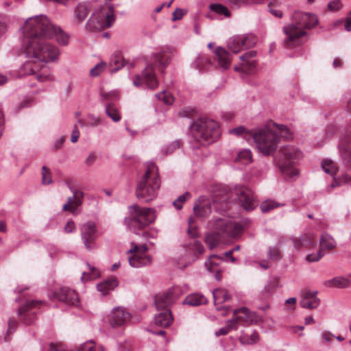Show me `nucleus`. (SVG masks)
Instances as JSON below:
<instances>
[{"label":"nucleus","instance_id":"ea45409f","mask_svg":"<svg viewBox=\"0 0 351 351\" xmlns=\"http://www.w3.org/2000/svg\"><path fill=\"white\" fill-rule=\"evenodd\" d=\"M235 161L246 165L252 162V155L249 149H243L238 152Z\"/></svg>","mask_w":351,"mask_h":351},{"label":"nucleus","instance_id":"39448f33","mask_svg":"<svg viewBox=\"0 0 351 351\" xmlns=\"http://www.w3.org/2000/svg\"><path fill=\"white\" fill-rule=\"evenodd\" d=\"M154 63L148 64L144 69L142 76L136 75L133 80L135 86H139L143 83L149 89H155L158 86V81L154 73V67L158 65L163 69L170 60V55L165 51L156 53L154 55Z\"/></svg>","mask_w":351,"mask_h":351},{"label":"nucleus","instance_id":"49530a36","mask_svg":"<svg viewBox=\"0 0 351 351\" xmlns=\"http://www.w3.org/2000/svg\"><path fill=\"white\" fill-rule=\"evenodd\" d=\"M210 9L211 11H213L214 12H215L218 14H220V15H223L226 17H228L230 15V12L228 10V9L226 6H224L221 4H218V3L210 4Z\"/></svg>","mask_w":351,"mask_h":351},{"label":"nucleus","instance_id":"774afa93","mask_svg":"<svg viewBox=\"0 0 351 351\" xmlns=\"http://www.w3.org/2000/svg\"><path fill=\"white\" fill-rule=\"evenodd\" d=\"M184 12L183 11V10H182L180 8H177L173 14L172 20L173 21H176L177 20H180L182 18V16H184Z\"/></svg>","mask_w":351,"mask_h":351},{"label":"nucleus","instance_id":"5fc2aeb1","mask_svg":"<svg viewBox=\"0 0 351 351\" xmlns=\"http://www.w3.org/2000/svg\"><path fill=\"white\" fill-rule=\"evenodd\" d=\"M42 183L43 184L52 183L51 173L50 170L45 166L42 167Z\"/></svg>","mask_w":351,"mask_h":351},{"label":"nucleus","instance_id":"0eeeda50","mask_svg":"<svg viewBox=\"0 0 351 351\" xmlns=\"http://www.w3.org/2000/svg\"><path fill=\"white\" fill-rule=\"evenodd\" d=\"M232 56L222 47H217L214 51V60L212 61L206 55L200 54L195 60V67L201 71H207L212 65L216 68L227 69L230 66Z\"/></svg>","mask_w":351,"mask_h":351},{"label":"nucleus","instance_id":"58836bf2","mask_svg":"<svg viewBox=\"0 0 351 351\" xmlns=\"http://www.w3.org/2000/svg\"><path fill=\"white\" fill-rule=\"evenodd\" d=\"M87 271H84L82 273V280L88 281L94 280L98 278L100 275L99 271L94 267H91L88 264L86 265Z\"/></svg>","mask_w":351,"mask_h":351},{"label":"nucleus","instance_id":"f8f14e48","mask_svg":"<svg viewBox=\"0 0 351 351\" xmlns=\"http://www.w3.org/2000/svg\"><path fill=\"white\" fill-rule=\"evenodd\" d=\"M147 252L148 247L145 244L137 245L131 243V248L128 251L130 265L138 268L150 265L152 259Z\"/></svg>","mask_w":351,"mask_h":351},{"label":"nucleus","instance_id":"f257e3e1","mask_svg":"<svg viewBox=\"0 0 351 351\" xmlns=\"http://www.w3.org/2000/svg\"><path fill=\"white\" fill-rule=\"evenodd\" d=\"M47 25V18L36 16L26 20L23 27L25 36V53L29 60L21 66V76L33 75L39 82L53 80L49 68L43 63L56 61L60 54L58 48L52 44L47 36L53 27L43 31Z\"/></svg>","mask_w":351,"mask_h":351},{"label":"nucleus","instance_id":"dca6fc26","mask_svg":"<svg viewBox=\"0 0 351 351\" xmlns=\"http://www.w3.org/2000/svg\"><path fill=\"white\" fill-rule=\"evenodd\" d=\"M51 300H58L68 305L75 306L79 302L78 294L68 287H61L50 295Z\"/></svg>","mask_w":351,"mask_h":351},{"label":"nucleus","instance_id":"72a5a7b5","mask_svg":"<svg viewBox=\"0 0 351 351\" xmlns=\"http://www.w3.org/2000/svg\"><path fill=\"white\" fill-rule=\"evenodd\" d=\"M269 127H270L271 131L277 134V141H278L279 137L289 138L291 137V134L289 129L282 125H278L274 122H269Z\"/></svg>","mask_w":351,"mask_h":351},{"label":"nucleus","instance_id":"9d476101","mask_svg":"<svg viewBox=\"0 0 351 351\" xmlns=\"http://www.w3.org/2000/svg\"><path fill=\"white\" fill-rule=\"evenodd\" d=\"M258 149L264 155H271L276 149L278 145L277 134H274L269 124L252 134Z\"/></svg>","mask_w":351,"mask_h":351},{"label":"nucleus","instance_id":"cd10ccee","mask_svg":"<svg viewBox=\"0 0 351 351\" xmlns=\"http://www.w3.org/2000/svg\"><path fill=\"white\" fill-rule=\"evenodd\" d=\"M186 251L193 256V261L199 258L204 252V247L202 244L196 240L189 241L185 245Z\"/></svg>","mask_w":351,"mask_h":351},{"label":"nucleus","instance_id":"13d9d810","mask_svg":"<svg viewBox=\"0 0 351 351\" xmlns=\"http://www.w3.org/2000/svg\"><path fill=\"white\" fill-rule=\"evenodd\" d=\"M268 256L271 260H278L281 257V252L277 247H270L268 251Z\"/></svg>","mask_w":351,"mask_h":351},{"label":"nucleus","instance_id":"6e6552de","mask_svg":"<svg viewBox=\"0 0 351 351\" xmlns=\"http://www.w3.org/2000/svg\"><path fill=\"white\" fill-rule=\"evenodd\" d=\"M130 211L131 217L125 219V223L134 231L144 229L156 219L155 210L153 208L134 205L130 207Z\"/></svg>","mask_w":351,"mask_h":351},{"label":"nucleus","instance_id":"864d4df0","mask_svg":"<svg viewBox=\"0 0 351 351\" xmlns=\"http://www.w3.org/2000/svg\"><path fill=\"white\" fill-rule=\"evenodd\" d=\"M279 4L278 2H269L268 4V9L269 12L274 16L281 18L282 16V12L278 9Z\"/></svg>","mask_w":351,"mask_h":351},{"label":"nucleus","instance_id":"8fccbe9b","mask_svg":"<svg viewBox=\"0 0 351 351\" xmlns=\"http://www.w3.org/2000/svg\"><path fill=\"white\" fill-rule=\"evenodd\" d=\"M280 204L273 200H266L261 203L260 208L263 213H267L278 208Z\"/></svg>","mask_w":351,"mask_h":351},{"label":"nucleus","instance_id":"7ed1b4c3","mask_svg":"<svg viewBox=\"0 0 351 351\" xmlns=\"http://www.w3.org/2000/svg\"><path fill=\"white\" fill-rule=\"evenodd\" d=\"M160 186V180L157 167L153 163L148 165L143 176L136 186L137 198L145 202L153 200L158 194Z\"/></svg>","mask_w":351,"mask_h":351},{"label":"nucleus","instance_id":"bf43d9fd","mask_svg":"<svg viewBox=\"0 0 351 351\" xmlns=\"http://www.w3.org/2000/svg\"><path fill=\"white\" fill-rule=\"evenodd\" d=\"M105 66L106 64L104 62L97 64L90 70V75L94 77L98 76L104 70Z\"/></svg>","mask_w":351,"mask_h":351},{"label":"nucleus","instance_id":"4d7b16f0","mask_svg":"<svg viewBox=\"0 0 351 351\" xmlns=\"http://www.w3.org/2000/svg\"><path fill=\"white\" fill-rule=\"evenodd\" d=\"M343 5L339 0L330 1L328 4V10L331 12H337L341 9Z\"/></svg>","mask_w":351,"mask_h":351},{"label":"nucleus","instance_id":"09e8293b","mask_svg":"<svg viewBox=\"0 0 351 351\" xmlns=\"http://www.w3.org/2000/svg\"><path fill=\"white\" fill-rule=\"evenodd\" d=\"M243 49L254 46L256 43V38L253 35L240 36Z\"/></svg>","mask_w":351,"mask_h":351},{"label":"nucleus","instance_id":"a19ab883","mask_svg":"<svg viewBox=\"0 0 351 351\" xmlns=\"http://www.w3.org/2000/svg\"><path fill=\"white\" fill-rule=\"evenodd\" d=\"M221 240L220 234L219 232H212L208 234L205 237V242L209 248L215 247Z\"/></svg>","mask_w":351,"mask_h":351},{"label":"nucleus","instance_id":"1a4fd4ad","mask_svg":"<svg viewBox=\"0 0 351 351\" xmlns=\"http://www.w3.org/2000/svg\"><path fill=\"white\" fill-rule=\"evenodd\" d=\"M114 20L112 6L106 4L93 14L86 23V28L92 32L101 31L111 27Z\"/></svg>","mask_w":351,"mask_h":351},{"label":"nucleus","instance_id":"338daca9","mask_svg":"<svg viewBox=\"0 0 351 351\" xmlns=\"http://www.w3.org/2000/svg\"><path fill=\"white\" fill-rule=\"evenodd\" d=\"M18 322L13 319H10L8 322V335L12 334L17 328Z\"/></svg>","mask_w":351,"mask_h":351},{"label":"nucleus","instance_id":"423d86ee","mask_svg":"<svg viewBox=\"0 0 351 351\" xmlns=\"http://www.w3.org/2000/svg\"><path fill=\"white\" fill-rule=\"evenodd\" d=\"M302 158L301 152L295 147L286 145L282 147L278 153L276 161L281 171L289 178L298 174L295 165Z\"/></svg>","mask_w":351,"mask_h":351},{"label":"nucleus","instance_id":"5701e85b","mask_svg":"<svg viewBox=\"0 0 351 351\" xmlns=\"http://www.w3.org/2000/svg\"><path fill=\"white\" fill-rule=\"evenodd\" d=\"M339 154L343 165L351 168V132L346 134L339 145Z\"/></svg>","mask_w":351,"mask_h":351},{"label":"nucleus","instance_id":"a18cd8bd","mask_svg":"<svg viewBox=\"0 0 351 351\" xmlns=\"http://www.w3.org/2000/svg\"><path fill=\"white\" fill-rule=\"evenodd\" d=\"M239 341L242 344H252L258 341V334L254 332L250 335L245 334L240 337Z\"/></svg>","mask_w":351,"mask_h":351},{"label":"nucleus","instance_id":"2f4dec72","mask_svg":"<svg viewBox=\"0 0 351 351\" xmlns=\"http://www.w3.org/2000/svg\"><path fill=\"white\" fill-rule=\"evenodd\" d=\"M90 10L88 3H79L74 10V21L79 24L85 20Z\"/></svg>","mask_w":351,"mask_h":351},{"label":"nucleus","instance_id":"a878e982","mask_svg":"<svg viewBox=\"0 0 351 351\" xmlns=\"http://www.w3.org/2000/svg\"><path fill=\"white\" fill-rule=\"evenodd\" d=\"M214 302L216 306V308L218 311H221V314L223 315H226L229 311V306H223L221 307L218 305L221 304L222 303L229 300L230 299V295L228 294V291L223 288H218L215 289L213 291Z\"/></svg>","mask_w":351,"mask_h":351},{"label":"nucleus","instance_id":"393cba45","mask_svg":"<svg viewBox=\"0 0 351 351\" xmlns=\"http://www.w3.org/2000/svg\"><path fill=\"white\" fill-rule=\"evenodd\" d=\"M317 291L304 290L301 293V300L300 304L304 308L313 309L317 308L320 302L317 297Z\"/></svg>","mask_w":351,"mask_h":351},{"label":"nucleus","instance_id":"e433bc0d","mask_svg":"<svg viewBox=\"0 0 351 351\" xmlns=\"http://www.w3.org/2000/svg\"><path fill=\"white\" fill-rule=\"evenodd\" d=\"M117 280L115 278H110L109 280L101 282L97 285V289L103 295H106L109 291L113 290L117 286Z\"/></svg>","mask_w":351,"mask_h":351},{"label":"nucleus","instance_id":"2eb2a0df","mask_svg":"<svg viewBox=\"0 0 351 351\" xmlns=\"http://www.w3.org/2000/svg\"><path fill=\"white\" fill-rule=\"evenodd\" d=\"M42 304L43 302L41 301L28 300L19 308V315L21 317L24 324L29 325L34 322L36 320L35 310L38 308Z\"/></svg>","mask_w":351,"mask_h":351},{"label":"nucleus","instance_id":"473e14b6","mask_svg":"<svg viewBox=\"0 0 351 351\" xmlns=\"http://www.w3.org/2000/svg\"><path fill=\"white\" fill-rule=\"evenodd\" d=\"M316 241L313 234H305L298 239H295L294 244L298 250L308 248L315 245Z\"/></svg>","mask_w":351,"mask_h":351},{"label":"nucleus","instance_id":"c756f323","mask_svg":"<svg viewBox=\"0 0 351 351\" xmlns=\"http://www.w3.org/2000/svg\"><path fill=\"white\" fill-rule=\"evenodd\" d=\"M51 27H53V29L55 31H51L50 32V35L47 36L49 40L53 36H56L57 41L60 44L66 45L69 40L67 35L64 32H63L62 29H60L59 27H56L52 24H51L49 20L47 19V25H46V27H45V28L43 29V31L45 32V29L47 30V29H51Z\"/></svg>","mask_w":351,"mask_h":351},{"label":"nucleus","instance_id":"3c124183","mask_svg":"<svg viewBox=\"0 0 351 351\" xmlns=\"http://www.w3.org/2000/svg\"><path fill=\"white\" fill-rule=\"evenodd\" d=\"M191 197V195L189 192H186L183 195H180L178 197L174 202H173V206L178 208L181 209L182 207V204L189 199H190Z\"/></svg>","mask_w":351,"mask_h":351},{"label":"nucleus","instance_id":"20e7f679","mask_svg":"<svg viewBox=\"0 0 351 351\" xmlns=\"http://www.w3.org/2000/svg\"><path fill=\"white\" fill-rule=\"evenodd\" d=\"M191 132L194 139L202 145L216 141L221 134L218 123L207 118L199 119L193 122Z\"/></svg>","mask_w":351,"mask_h":351},{"label":"nucleus","instance_id":"de8ad7c7","mask_svg":"<svg viewBox=\"0 0 351 351\" xmlns=\"http://www.w3.org/2000/svg\"><path fill=\"white\" fill-rule=\"evenodd\" d=\"M78 123L81 126H96L100 124L101 119L99 117H96L93 114H88V121L86 122L83 119H79Z\"/></svg>","mask_w":351,"mask_h":351},{"label":"nucleus","instance_id":"aec40b11","mask_svg":"<svg viewBox=\"0 0 351 351\" xmlns=\"http://www.w3.org/2000/svg\"><path fill=\"white\" fill-rule=\"evenodd\" d=\"M66 182L70 190L73 192V196L68 197L66 203L62 206V210L75 214L77 207L82 204L84 194L82 191L74 189L72 187L70 180H66Z\"/></svg>","mask_w":351,"mask_h":351},{"label":"nucleus","instance_id":"412c9836","mask_svg":"<svg viewBox=\"0 0 351 351\" xmlns=\"http://www.w3.org/2000/svg\"><path fill=\"white\" fill-rule=\"evenodd\" d=\"M234 322V325L237 329L239 325H248L253 322H257V316L251 313L248 308L242 307L235 309L233 313V318L230 319Z\"/></svg>","mask_w":351,"mask_h":351},{"label":"nucleus","instance_id":"6ab92c4d","mask_svg":"<svg viewBox=\"0 0 351 351\" xmlns=\"http://www.w3.org/2000/svg\"><path fill=\"white\" fill-rule=\"evenodd\" d=\"M81 236L86 248L87 250L92 249L97 237L95 223L92 221L84 223L81 228Z\"/></svg>","mask_w":351,"mask_h":351},{"label":"nucleus","instance_id":"ddd939ff","mask_svg":"<svg viewBox=\"0 0 351 351\" xmlns=\"http://www.w3.org/2000/svg\"><path fill=\"white\" fill-rule=\"evenodd\" d=\"M101 97L102 101L106 102V112L107 115L111 118L114 121H119L121 119V114L118 108L115 106L113 101L119 99V95L117 91L112 92H101Z\"/></svg>","mask_w":351,"mask_h":351},{"label":"nucleus","instance_id":"052dcab7","mask_svg":"<svg viewBox=\"0 0 351 351\" xmlns=\"http://www.w3.org/2000/svg\"><path fill=\"white\" fill-rule=\"evenodd\" d=\"M112 62L116 66L114 71H117L124 65V60L120 55H116L112 60Z\"/></svg>","mask_w":351,"mask_h":351},{"label":"nucleus","instance_id":"b1692460","mask_svg":"<svg viewBox=\"0 0 351 351\" xmlns=\"http://www.w3.org/2000/svg\"><path fill=\"white\" fill-rule=\"evenodd\" d=\"M256 55L255 51H250L240 57L241 62L239 66H236L234 70L245 73H251L255 69L256 62L253 59Z\"/></svg>","mask_w":351,"mask_h":351},{"label":"nucleus","instance_id":"f704fd0d","mask_svg":"<svg viewBox=\"0 0 351 351\" xmlns=\"http://www.w3.org/2000/svg\"><path fill=\"white\" fill-rule=\"evenodd\" d=\"M351 275L348 278L335 277L324 282L328 287L346 288L350 284Z\"/></svg>","mask_w":351,"mask_h":351},{"label":"nucleus","instance_id":"603ef678","mask_svg":"<svg viewBox=\"0 0 351 351\" xmlns=\"http://www.w3.org/2000/svg\"><path fill=\"white\" fill-rule=\"evenodd\" d=\"M231 330H237L236 326L234 325V322L232 321H228L226 326L220 328L215 332L216 336L220 335H226Z\"/></svg>","mask_w":351,"mask_h":351},{"label":"nucleus","instance_id":"c9c22d12","mask_svg":"<svg viewBox=\"0 0 351 351\" xmlns=\"http://www.w3.org/2000/svg\"><path fill=\"white\" fill-rule=\"evenodd\" d=\"M207 302L206 298L200 294L193 293L186 297L184 303L190 306H199Z\"/></svg>","mask_w":351,"mask_h":351},{"label":"nucleus","instance_id":"79ce46f5","mask_svg":"<svg viewBox=\"0 0 351 351\" xmlns=\"http://www.w3.org/2000/svg\"><path fill=\"white\" fill-rule=\"evenodd\" d=\"M221 261V258L217 255H211L205 262V266L209 271L214 272L217 269V266Z\"/></svg>","mask_w":351,"mask_h":351},{"label":"nucleus","instance_id":"37998d69","mask_svg":"<svg viewBox=\"0 0 351 351\" xmlns=\"http://www.w3.org/2000/svg\"><path fill=\"white\" fill-rule=\"evenodd\" d=\"M228 48L234 53H239L240 51L243 49L241 45V36H239L230 38L228 41Z\"/></svg>","mask_w":351,"mask_h":351},{"label":"nucleus","instance_id":"f3484780","mask_svg":"<svg viewBox=\"0 0 351 351\" xmlns=\"http://www.w3.org/2000/svg\"><path fill=\"white\" fill-rule=\"evenodd\" d=\"M217 226L222 234L232 238L239 237L245 228V224L232 221V220L223 219L217 221Z\"/></svg>","mask_w":351,"mask_h":351},{"label":"nucleus","instance_id":"9b49d317","mask_svg":"<svg viewBox=\"0 0 351 351\" xmlns=\"http://www.w3.org/2000/svg\"><path fill=\"white\" fill-rule=\"evenodd\" d=\"M211 201L205 197H201L195 204L193 207L194 216L189 217L188 223V234L191 237H196L198 235L195 223L196 218H205L211 212Z\"/></svg>","mask_w":351,"mask_h":351},{"label":"nucleus","instance_id":"a211bd4d","mask_svg":"<svg viewBox=\"0 0 351 351\" xmlns=\"http://www.w3.org/2000/svg\"><path fill=\"white\" fill-rule=\"evenodd\" d=\"M178 295V288H173L167 292L156 295L155 305L157 311H165V309L169 308Z\"/></svg>","mask_w":351,"mask_h":351},{"label":"nucleus","instance_id":"e2e57ef3","mask_svg":"<svg viewBox=\"0 0 351 351\" xmlns=\"http://www.w3.org/2000/svg\"><path fill=\"white\" fill-rule=\"evenodd\" d=\"M324 256V253L322 250H319L316 254H308L306 256V260L308 262H315L319 261Z\"/></svg>","mask_w":351,"mask_h":351},{"label":"nucleus","instance_id":"0e129e2a","mask_svg":"<svg viewBox=\"0 0 351 351\" xmlns=\"http://www.w3.org/2000/svg\"><path fill=\"white\" fill-rule=\"evenodd\" d=\"M230 133L234 134L236 136H245L246 135L248 134L247 131L245 130V128L242 126L238 127V128H234V129L230 130Z\"/></svg>","mask_w":351,"mask_h":351},{"label":"nucleus","instance_id":"7c9ffc66","mask_svg":"<svg viewBox=\"0 0 351 351\" xmlns=\"http://www.w3.org/2000/svg\"><path fill=\"white\" fill-rule=\"evenodd\" d=\"M49 351H66L61 345H51ZM76 351H104L102 346L96 348L93 341H88L82 344Z\"/></svg>","mask_w":351,"mask_h":351},{"label":"nucleus","instance_id":"f03ea898","mask_svg":"<svg viewBox=\"0 0 351 351\" xmlns=\"http://www.w3.org/2000/svg\"><path fill=\"white\" fill-rule=\"evenodd\" d=\"M318 23L316 15L310 13L296 12L293 22L283 28L287 36L285 44L287 47H293L298 43L300 38L306 35V29L313 28Z\"/></svg>","mask_w":351,"mask_h":351},{"label":"nucleus","instance_id":"c03bdc74","mask_svg":"<svg viewBox=\"0 0 351 351\" xmlns=\"http://www.w3.org/2000/svg\"><path fill=\"white\" fill-rule=\"evenodd\" d=\"M324 171L330 175H335L338 171V167L331 160L326 159L324 160L322 165Z\"/></svg>","mask_w":351,"mask_h":351},{"label":"nucleus","instance_id":"bb28decb","mask_svg":"<svg viewBox=\"0 0 351 351\" xmlns=\"http://www.w3.org/2000/svg\"><path fill=\"white\" fill-rule=\"evenodd\" d=\"M279 283V278L274 277L269 280L259 293L260 300L265 301L269 299L277 290Z\"/></svg>","mask_w":351,"mask_h":351},{"label":"nucleus","instance_id":"69168bd1","mask_svg":"<svg viewBox=\"0 0 351 351\" xmlns=\"http://www.w3.org/2000/svg\"><path fill=\"white\" fill-rule=\"evenodd\" d=\"M322 337L323 342L330 343L332 341L335 336L330 332L324 331L322 333Z\"/></svg>","mask_w":351,"mask_h":351},{"label":"nucleus","instance_id":"4468645a","mask_svg":"<svg viewBox=\"0 0 351 351\" xmlns=\"http://www.w3.org/2000/svg\"><path fill=\"white\" fill-rule=\"evenodd\" d=\"M234 193L245 210H252L256 207V201L250 189L243 186H237L234 189Z\"/></svg>","mask_w":351,"mask_h":351},{"label":"nucleus","instance_id":"6e6d98bb","mask_svg":"<svg viewBox=\"0 0 351 351\" xmlns=\"http://www.w3.org/2000/svg\"><path fill=\"white\" fill-rule=\"evenodd\" d=\"M157 97L160 100H162L166 104H171L173 101V97L171 93L167 91H162L160 93L156 95Z\"/></svg>","mask_w":351,"mask_h":351},{"label":"nucleus","instance_id":"c85d7f7f","mask_svg":"<svg viewBox=\"0 0 351 351\" xmlns=\"http://www.w3.org/2000/svg\"><path fill=\"white\" fill-rule=\"evenodd\" d=\"M159 313L155 317V324L162 327H168L173 321V317L170 308L165 311H158Z\"/></svg>","mask_w":351,"mask_h":351},{"label":"nucleus","instance_id":"4be33fe9","mask_svg":"<svg viewBox=\"0 0 351 351\" xmlns=\"http://www.w3.org/2000/svg\"><path fill=\"white\" fill-rule=\"evenodd\" d=\"M130 317V315L126 309L117 307L108 315V322L112 327H119L126 323Z\"/></svg>","mask_w":351,"mask_h":351},{"label":"nucleus","instance_id":"680f3d73","mask_svg":"<svg viewBox=\"0 0 351 351\" xmlns=\"http://www.w3.org/2000/svg\"><path fill=\"white\" fill-rule=\"evenodd\" d=\"M180 143L178 141H176L170 143L166 148L165 154H172L176 149L180 147Z\"/></svg>","mask_w":351,"mask_h":351},{"label":"nucleus","instance_id":"4c0bfd02","mask_svg":"<svg viewBox=\"0 0 351 351\" xmlns=\"http://www.w3.org/2000/svg\"><path fill=\"white\" fill-rule=\"evenodd\" d=\"M336 247V243L334 239L328 234H324L320 238V249L323 250H331Z\"/></svg>","mask_w":351,"mask_h":351}]
</instances>
